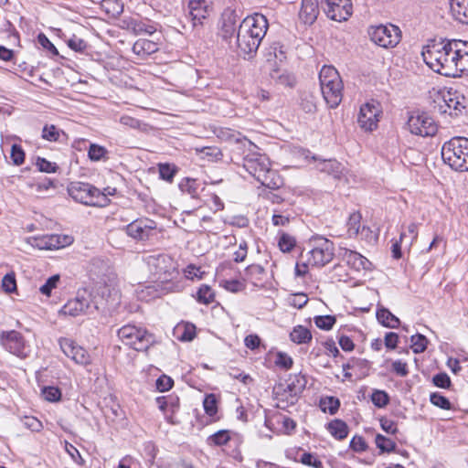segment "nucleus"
<instances>
[{
  "mask_svg": "<svg viewBox=\"0 0 468 468\" xmlns=\"http://www.w3.org/2000/svg\"><path fill=\"white\" fill-rule=\"evenodd\" d=\"M2 288L7 293L16 291V280L14 272L6 273L2 279Z\"/></svg>",
  "mask_w": 468,
  "mask_h": 468,
  "instance_id": "obj_52",
  "label": "nucleus"
},
{
  "mask_svg": "<svg viewBox=\"0 0 468 468\" xmlns=\"http://www.w3.org/2000/svg\"><path fill=\"white\" fill-rule=\"evenodd\" d=\"M463 97H460L457 93L448 92L443 96V105L440 106L441 112L449 113L452 116H457L464 109Z\"/></svg>",
  "mask_w": 468,
  "mask_h": 468,
  "instance_id": "obj_23",
  "label": "nucleus"
},
{
  "mask_svg": "<svg viewBox=\"0 0 468 468\" xmlns=\"http://www.w3.org/2000/svg\"><path fill=\"white\" fill-rule=\"evenodd\" d=\"M69 195L77 202L89 207H104L106 199L101 190L89 183L73 182L68 186Z\"/></svg>",
  "mask_w": 468,
  "mask_h": 468,
  "instance_id": "obj_9",
  "label": "nucleus"
},
{
  "mask_svg": "<svg viewBox=\"0 0 468 468\" xmlns=\"http://www.w3.org/2000/svg\"><path fill=\"white\" fill-rule=\"evenodd\" d=\"M42 138L49 142H63L67 135L54 124H46L42 129Z\"/></svg>",
  "mask_w": 468,
  "mask_h": 468,
  "instance_id": "obj_36",
  "label": "nucleus"
},
{
  "mask_svg": "<svg viewBox=\"0 0 468 468\" xmlns=\"http://www.w3.org/2000/svg\"><path fill=\"white\" fill-rule=\"evenodd\" d=\"M461 45L455 54L456 76L468 72V42L461 40Z\"/></svg>",
  "mask_w": 468,
  "mask_h": 468,
  "instance_id": "obj_29",
  "label": "nucleus"
},
{
  "mask_svg": "<svg viewBox=\"0 0 468 468\" xmlns=\"http://www.w3.org/2000/svg\"><path fill=\"white\" fill-rule=\"evenodd\" d=\"M120 123L123 126L135 129V130H143L144 126H146L145 123H144L142 121L133 118L129 115H123L120 118Z\"/></svg>",
  "mask_w": 468,
  "mask_h": 468,
  "instance_id": "obj_55",
  "label": "nucleus"
},
{
  "mask_svg": "<svg viewBox=\"0 0 468 468\" xmlns=\"http://www.w3.org/2000/svg\"><path fill=\"white\" fill-rule=\"evenodd\" d=\"M327 431L335 439L342 441L347 437L349 429L344 420L335 419L327 424Z\"/></svg>",
  "mask_w": 468,
  "mask_h": 468,
  "instance_id": "obj_31",
  "label": "nucleus"
},
{
  "mask_svg": "<svg viewBox=\"0 0 468 468\" xmlns=\"http://www.w3.org/2000/svg\"><path fill=\"white\" fill-rule=\"evenodd\" d=\"M450 10L456 21L468 25V0H450Z\"/></svg>",
  "mask_w": 468,
  "mask_h": 468,
  "instance_id": "obj_28",
  "label": "nucleus"
},
{
  "mask_svg": "<svg viewBox=\"0 0 468 468\" xmlns=\"http://www.w3.org/2000/svg\"><path fill=\"white\" fill-rule=\"evenodd\" d=\"M108 150L100 144H90L88 150V156L93 162H99L107 159Z\"/></svg>",
  "mask_w": 468,
  "mask_h": 468,
  "instance_id": "obj_39",
  "label": "nucleus"
},
{
  "mask_svg": "<svg viewBox=\"0 0 468 468\" xmlns=\"http://www.w3.org/2000/svg\"><path fill=\"white\" fill-rule=\"evenodd\" d=\"M188 9L193 25L202 24L203 20L208 16L207 0H191L188 4Z\"/></svg>",
  "mask_w": 468,
  "mask_h": 468,
  "instance_id": "obj_24",
  "label": "nucleus"
},
{
  "mask_svg": "<svg viewBox=\"0 0 468 468\" xmlns=\"http://www.w3.org/2000/svg\"><path fill=\"white\" fill-rule=\"evenodd\" d=\"M83 294L78 292L74 299L69 300L61 308V313L70 316H78L86 313L90 307V301Z\"/></svg>",
  "mask_w": 468,
  "mask_h": 468,
  "instance_id": "obj_21",
  "label": "nucleus"
},
{
  "mask_svg": "<svg viewBox=\"0 0 468 468\" xmlns=\"http://www.w3.org/2000/svg\"><path fill=\"white\" fill-rule=\"evenodd\" d=\"M266 61L271 66H277V61L282 62L286 59L284 46L280 42H273L265 49Z\"/></svg>",
  "mask_w": 468,
  "mask_h": 468,
  "instance_id": "obj_26",
  "label": "nucleus"
},
{
  "mask_svg": "<svg viewBox=\"0 0 468 468\" xmlns=\"http://www.w3.org/2000/svg\"><path fill=\"white\" fill-rule=\"evenodd\" d=\"M461 45V40H432L422 50L424 62L435 72L446 76L455 77V54Z\"/></svg>",
  "mask_w": 468,
  "mask_h": 468,
  "instance_id": "obj_2",
  "label": "nucleus"
},
{
  "mask_svg": "<svg viewBox=\"0 0 468 468\" xmlns=\"http://www.w3.org/2000/svg\"><path fill=\"white\" fill-rule=\"evenodd\" d=\"M371 401L377 408H384L389 403L388 394L380 389H374L371 394Z\"/></svg>",
  "mask_w": 468,
  "mask_h": 468,
  "instance_id": "obj_46",
  "label": "nucleus"
},
{
  "mask_svg": "<svg viewBox=\"0 0 468 468\" xmlns=\"http://www.w3.org/2000/svg\"><path fill=\"white\" fill-rule=\"evenodd\" d=\"M0 342L11 354L19 357L27 356L25 340L21 333L15 330L3 331L0 335Z\"/></svg>",
  "mask_w": 468,
  "mask_h": 468,
  "instance_id": "obj_16",
  "label": "nucleus"
},
{
  "mask_svg": "<svg viewBox=\"0 0 468 468\" xmlns=\"http://www.w3.org/2000/svg\"><path fill=\"white\" fill-rule=\"evenodd\" d=\"M22 423L27 429L30 430L31 431H39L43 427L41 421H39L37 418L32 416H26L22 420Z\"/></svg>",
  "mask_w": 468,
  "mask_h": 468,
  "instance_id": "obj_64",
  "label": "nucleus"
},
{
  "mask_svg": "<svg viewBox=\"0 0 468 468\" xmlns=\"http://www.w3.org/2000/svg\"><path fill=\"white\" fill-rule=\"evenodd\" d=\"M59 279L60 277L58 274H55L49 277L45 282V283L39 288L40 292L46 296H50L52 290L57 287Z\"/></svg>",
  "mask_w": 468,
  "mask_h": 468,
  "instance_id": "obj_54",
  "label": "nucleus"
},
{
  "mask_svg": "<svg viewBox=\"0 0 468 468\" xmlns=\"http://www.w3.org/2000/svg\"><path fill=\"white\" fill-rule=\"evenodd\" d=\"M380 110L378 103L367 102L360 107L357 116L359 126L366 131H373L377 128Z\"/></svg>",
  "mask_w": 468,
  "mask_h": 468,
  "instance_id": "obj_17",
  "label": "nucleus"
},
{
  "mask_svg": "<svg viewBox=\"0 0 468 468\" xmlns=\"http://www.w3.org/2000/svg\"><path fill=\"white\" fill-rule=\"evenodd\" d=\"M367 33L372 42L384 48H393L401 40V30L393 24L371 26Z\"/></svg>",
  "mask_w": 468,
  "mask_h": 468,
  "instance_id": "obj_11",
  "label": "nucleus"
},
{
  "mask_svg": "<svg viewBox=\"0 0 468 468\" xmlns=\"http://www.w3.org/2000/svg\"><path fill=\"white\" fill-rule=\"evenodd\" d=\"M240 16L236 10L226 8L220 18L218 36L226 42H229L237 36Z\"/></svg>",
  "mask_w": 468,
  "mask_h": 468,
  "instance_id": "obj_13",
  "label": "nucleus"
},
{
  "mask_svg": "<svg viewBox=\"0 0 468 468\" xmlns=\"http://www.w3.org/2000/svg\"><path fill=\"white\" fill-rule=\"evenodd\" d=\"M10 157L13 161V164L16 165H20L25 161V152L21 145L14 144L11 147Z\"/></svg>",
  "mask_w": 468,
  "mask_h": 468,
  "instance_id": "obj_58",
  "label": "nucleus"
},
{
  "mask_svg": "<svg viewBox=\"0 0 468 468\" xmlns=\"http://www.w3.org/2000/svg\"><path fill=\"white\" fill-rule=\"evenodd\" d=\"M306 384V377L299 373L290 375L285 387L283 384L276 386L274 388V394L280 403H285V405H279V407L285 408L289 405H294L298 400L299 395L305 388Z\"/></svg>",
  "mask_w": 468,
  "mask_h": 468,
  "instance_id": "obj_10",
  "label": "nucleus"
},
{
  "mask_svg": "<svg viewBox=\"0 0 468 468\" xmlns=\"http://www.w3.org/2000/svg\"><path fill=\"white\" fill-rule=\"evenodd\" d=\"M300 462L304 465L314 468H324L323 463L311 452H303L300 458Z\"/></svg>",
  "mask_w": 468,
  "mask_h": 468,
  "instance_id": "obj_60",
  "label": "nucleus"
},
{
  "mask_svg": "<svg viewBox=\"0 0 468 468\" xmlns=\"http://www.w3.org/2000/svg\"><path fill=\"white\" fill-rule=\"evenodd\" d=\"M177 173V167L170 164L159 165V176L161 179L172 183L173 179Z\"/></svg>",
  "mask_w": 468,
  "mask_h": 468,
  "instance_id": "obj_44",
  "label": "nucleus"
},
{
  "mask_svg": "<svg viewBox=\"0 0 468 468\" xmlns=\"http://www.w3.org/2000/svg\"><path fill=\"white\" fill-rule=\"evenodd\" d=\"M146 263L153 279L162 290L172 292L176 288L174 280L179 275L176 262L172 257L166 254L150 255Z\"/></svg>",
  "mask_w": 468,
  "mask_h": 468,
  "instance_id": "obj_3",
  "label": "nucleus"
},
{
  "mask_svg": "<svg viewBox=\"0 0 468 468\" xmlns=\"http://www.w3.org/2000/svg\"><path fill=\"white\" fill-rule=\"evenodd\" d=\"M68 47L72 50L80 53L85 52L88 48V44L82 38L73 36L67 41Z\"/></svg>",
  "mask_w": 468,
  "mask_h": 468,
  "instance_id": "obj_57",
  "label": "nucleus"
},
{
  "mask_svg": "<svg viewBox=\"0 0 468 468\" xmlns=\"http://www.w3.org/2000/svg\"><path fill=\"white\" fill-rule=\"evenodd\" d=\"M270 77L273 81L281 85L292 87L294 84V78L287 70L282 69L277 66L271 69Z\"/></svg>",
  "mask_w": 468,
  "mask_h": 468,
  "instance_id": "obj_33",
  "label": "nucleus"
},
{
  "mask_svg": "<svg viewBox=\"0 0 468 468\" xmlns=\"http://www.w3.org/2000/svg\"><path fill=\"white\" fill-rule=\"evenodd\" d=\"M441 158L452 169L468 171V138L453 137L441 147Z\"/></svg>",
  "mask_w": 468,
  "mask_h": 468,
  "instance_id": "obj_4",
  "label": "nucleus"
},
{
  "mask_svg": "<svg viewBox=\"0 0 468 468\" xmlns=\"http://www.w3.org/2000/svg\"><path fill=\"white\" fill-rule=\"evenodd\" d=\"M36 165L38 171L45 173H55L58 169V165L55 163H51L45 158L37 157Z\"/></svg>",
  "mask_w": 468,
  "mask_h": 468,
  "instance_id": "obj_61",
  "label": "nucleus"
},
{
  "mask_svg": "<svg viewBox=\"0 0 468 468\" xmlns=\"http://www.w3.org/2000/svg\"><path fill=\"white\" fill-rule=\"evenodd\" d=\"M407 127L415 135L421 137L434 136L438 125L427 112H413L408 119Z\"/></svg>",
  "mask_w": 468,
  "mask_h": 468,
  "instance_id": "obj_12",
  "label": "nucleus"
},
{
  "mask_svg": "<svg viewBox=\"0 0 468 468\" xmlns=\"http://www.w3.org/2000/svg\"><path fill=\"white\" fill-rule=\"evenodd\" d=\"M323 97L330 108H336L343 97V82L333 66H324L319 72Z\"/></svg>",
  "mask_w": 468,
  "mask_h": 468,
  "instance_id": "obj_5",
  "label": "nucleus"
},
{
  "mask_svg": "<svg viewBox=\"0 0 468 468\" xmlns=\"http://www.w3.org/2000/svg\"><path fill=\"white\" fill-rule=\"evenodd\" d=\"M314 159L317 161L315 167L319 172L324 173L335 179L341 177L343 166L337 160L316 159L315 157H314Z\"/></svg>",
  "mask_w": 468,
  "mask_h": 468,
  "instance_id": "obj_25",
  "label": "nucleus"
},
{
  "mask_svg": "<svg viewBox=\"0 0 468 468\" xmlns=\"http://www.w3.org/2000/svg\"><path fill=\"white\" fill-rule=\"evenodd\" d=\"M361 216L359 213L350 215L347 221V232L349 236H356L359 232Z\"/></svg>",
  "mask_w": 468,
  "mask_h": 468,
  "instance_id": "obj_51",
  "label": "nucleus"
},
{
  "mask_svg": "<svg viewBox=\"0 0 468 468\" xmlns=\"http://www.w3.org/2000/svg\"><path fill=\"white\" fill-rule=\"evenodd\" d=\"M339 256L348 266L359 271L361 270L368 271L372 268V263L360 253L348 249H342Z\"/></svg>",
  "mask_w": 468,
  "mask_h": 468,
  "instance_id": "obj_20",
  "label": "nucleus"
},
{
  "mask_svg": "<svg viewBox=\"0 0 468 468\" xmlns=\"http://www.w3.org/2000/svg\"><path fill=\"white\" fill-rule=\"evenodd\" d=\"M173 385L174 380L166 375L160 376L155 381L156 388L160 392H165L169 390L172 388Z\"/></svg>",
  "mask_w": 468,
  "mask_h": 468,
  "instance_id": "obj_63",
  "label": "nucleus"
},
{
  "mask_svg": "<svg viewBox=\"0 0 468 468\" xmlns=\"http://www.w3.org/2000/svg\"><path fill=\"white\" fill-rule=\"evenodd\" d=\"M411 348L415 354L422 353L426 350L428 339L421 334H416L410 337Z\"/></svg>",
  "mask_w": 468,
  "mask_h": 468,
  "instance_id": "obj_43",
  "label": "nucleus"
},
{
  "mask_svg": "<svg viewBox=\"0 0 468 468\" xmlns=\"http://www.w3.org/2000/svg\"><path fill=\"white\" fill-rule=\"evenodd\" d=\"M269 24L261 14L245 17L239 25L236 36L237 53L243 58H252L266 35Z\"/></svg>",
  "mask_w": 468,
  "mask_h": 468,
  "instance_id": "obj_1",
  "label": "nucleus"
},
{
  "mask_svg": "<svg viewBox=\"0 0 468 468\" xmlns=\"http://www.w3.org/2000/svg\"><path fill=\"white\" fill-rule=\"evenodd\" d=\"M356 367H367V361L359 358H352L349 362L343 364L344 377L348 379L351 378L352 374L348 370Z\"/></svg>",
  "mask_w": 468,
  "mask_h": 468,
  "instance_id": "obj_59",
  "label": "nucleus"
},
{
  "mask_svg": "<svg viewBox=\"0 0 468 468\" xmlns=\"http://www.w3.org/2000/svg\"><path fill=\"white\" fill-rule=\"evenodd\" d=\"M229 440L230 436L227 430H220L208 437L209 443L217 446L225 445Z\"/></svg>",
  "mask_w": 468,
  "mask_h": 468,
  "instance_id": "obj_47",
  "label": "nucleus"
},
{
  "mask_svg": "<svg viewBox=\"0 0 468 468\" xmlns=\"http://www.w3.org/2000/svg\"><path fill=\"white\" fill-rule=\"evenodd\" d=\"M42 395L48 401L56 402L61 398V391L58 388L48 386L42 388Z\"/></svg>",
  "mask_w": 468,
  "mask_h": 468,
  "instance_id": "obj_53",
  "label": "nucleus"
},
{
  "mask_svg": "<svg viewBox=\"0 0 468 468\" xmlns=\"http://www.w3.org/2000/svg\"><path fill=\"white\" fill-rule=\"evenodd\" d=\"M375 442L381 452H391L396 449V443L382 434H377Z\"/></svg>",
  "mask_w": 468,
  "mask_h": 468,
  "instance_id": "obj_42",
  "label": "nucleus"
},
{
  "mask_svg": "<svg viewBox=\"0 0 468 468\" xmlns=\"http://www.w3.org/2000/svg\"><path fill=\"white\" fill-rule=\"evenodd\" d=\"M295 244V239L286 233L281 235L278 242V246L282 252H290L294 248Z\"/></svg>",
  "mask_w": 468,
  "mask_h": 468,
  "instance_id": "obj_50",
  "label": "nucleus"
},
{
  "mask_svg": "<svg viewBox=\"0 0 468 468\" xmlns=\"http://www.w3.org/2000/svg\"><path fill=\"white\" fill-rule=\"evenodd\" d=\"M59 346L62 352L76 364L86 366L90 363V357L87 350L78 346L69 338H60Z\"/></svg>",
  "mask_w": 468,
  "mask_h": 468,
  "instance_id": "obj_18",
  "label": "nucleus"
},
{
  "mask_svg": "<svg viewBox=\"0 0 468 468\" xmlns=\"http://www.w3.org/2000/svg\"><path fill=\"white\" fill-rule=\"evenodd\" d=\"M319 407L322 411L335 415L340 407V400L334 396H326L320 399Z\"/></svg>",
  "mask_w": 468,
  "mask_h": 468,
  "instance_id": "obj_37",
  "label": "nucleus"
},
{
  "mask_svg": "<svg viewBox=\"0 0 468 468\" xmlns=\"http://www.w3.org/2000/svg\"><path fill=\"white\" fill-rule=\"evenodd\" d=\"M319 0H302L300 20L305 25H313L319 15Z\"/></svg>",
  "mask_w": 468,
  "mask_h": 468,
  "instance_id": "obj_22",
  "label": "nucleus"
},
{
  "mask_svg": "<svg viewBox=\"0 0 468 468\" xmlns=\"http://www.w3.org/2000/svg\"><path fill=\"white\" fill-rule=\"evenodd\" d=\"M324 3V11L328 18L335 21H346L352 15V4L350 0H321Z\"/></svg>",
  "mask_w": 468,
  "mask_h": 468,
  "instance_id": "obj_14",
  "label": "nucleus"
},
{
  "mask_svg": "<svg viewBox=\"0 0 468 468\" xmlns=\"http://www.w3.org/2000/svg\"><path fill=\"white\" fill-rule=\"evenodd\" d=\"M135 34L153 35L156 30V24L148 19L133 18L128 24Z\"/></svg>",
  "mask_w": 468,
  "mask_h": 468,
  "instance_id": "obj_30",
  "label": "nucleus"
},
{
  "mask_svg": "<svg viewBox=\"0 0 468 468\" xmlns=\"http://www.w3.org/2000/svg\"><path fill=\"white\" fill-rule=\"evenodd\" d=\"M155 50V44L147 39H138L133 46V53L141 57L150 55Z\"/></svg>",
  "mask_w": 468,
  "mask_h": 468,
  "instance_id": "obj_38",
  "label": "nucleus"
},
{
  "mask_svg": "<svg viewBox=\"0 0 468 468\" xmlns=\"http://www.w3.org/2000/svg\"><path fill=\"white\" fill-rule=\"evenodd\" d=\"M155 229V223L148 218L136 219L126 226V233L134 239L145 240Z\"/></svg>",
  "mask_w": 468,
  "mask_h": 468,
  "instance_id": "obj_19",
  "label": "nucleus"
},
{
  "mask_svg": "<svg viewBox=\"0 0 468 468\" xmlns=\"http://www.w3.org/2000/svg\"><path fill=\"white\" fill-rule=\"evenodd\" d=\"M430 401L432 405H434L435 407H438L441 410H452V408H453L452 404L448 399V398H446L440 392L431 393Z\"/></svg>",
  "mask_w": 468,
  "mask_h": 468,
  "instance_id": "obj_41",
  "label": "nucleus"
},
{
  "mask_svg": "<svg viewBox=\"0 0 468 468\" xmlns=\"http://www.w3.org/2000/svg\"><path fill=\"white\" fill-rule=\"evenodd\" d=\"M179 189L192 198H197L199 196L200 183L196 178L185 177L178 184Z\"/></svg>",
  "mask_w": 468,
  "mask_h": 468,
  "instance_id": "obj_34",
  "label": "nucleus"
},
{
  "mask_svg": "<svg viewBox=\"0 0 468 468\" xmlns=\"http://www.w3.org/2000/svg\"><path fill=\"white\" fill-rule=\"evenodd\" d=\"M300 106L307 113L314 112L316 111L314 96L309 92L303 93L301 95Z\"/></svg>",
  "mask_w": 468,
  "mask_h": 468,
  "instance_id": "obj_45",
  "label": "nucleus"
},
{
  "mask_svg": "<svg viewBox=\"0 0 468 468\" xmlns=\"http://www.w3.org/2000/svg\"><path fill=\"white\" fill-rule=\"evenodd\" d=\"M307 252V261L313 267H324L332 261L335 256V244L323 236H313Z\"/></svg>",
  "mask_w": 468,
  "mask_h": 468,
  "instance_id": "obj_8",
  "label": "nucleus"
},
{
  "mask_svg": "<svg viewBox=\"0 0 468 468\" xmlns=\"http://www.w3.org/2000/svg\"><path fill=\"white\" fill-rule=\"evenodd\" d=\"M243 167L257 180L261 174L271 167V162L265 154L250 152L243 158Z\"/></svg>",
  "mask_w": 468,
  "mask_h": 468,
  "instance_id": "obj_15",
  "label": "nucleus"
},
{
  "mask_svg": "<svg viewBox=\"0 0 468 468\" xmlns=\"http://www.w3.org/2000/svg\"><path fill=\"white\" fill-rule=\"evenodd\" d=\"M378 321L388 328H398L400 324L399 319L395 316L388 309L380 308L377 311Z\"/></svg>",
  "mask_w": 468,
  "mask_h": 468,
  "instance_id": "obj_32",
  "label": "nucleus"
},
{
  "mask_svg": "<svg viewBox=\"0 0 468 468\" xmlns=\"http://www.w3.org/2000/svg\"><path fill=\"white\" fill-rule=\"evenodd\" d=\"M336 319L333 315H318L314 317L315 325L322 330H330L335 324Z\"/></svg>",
  "mask_w": 468,
  "mask_h": 468,
  "instance_id": "obj_49",
  "label": "nucleus"
},
{
  "mask_svg": "<svg viewBox=\"0 0 468 468\" xmlns=\"http://www.w3.org/2000/svg\"><path fill=\"white\" fill-rule=\"evenodd\" d=\"M203 407L205 410V412L210 416L213 417L218 412V400L214 394H208L206 395L204 401H203Z\"/></svg>",
  "mask_w": 468,
  "mask_h": 468,
  "instance_id": "obj_48",
  "label": "nucleus"
},
{
  "mask_svg": "<svg viewBox=\"0 0 468 468\" xmlns=\"http://www.w3.org/2000/svg\"><path fill=\"white\" fill-rule=\"evenodd\" d=\"M117 335L124 345L139 352L147 351L155 343V336L153 334L133 324L123 325L118 330Z\"/></svg>",
  "mask_w": 468,
  "mask_h": 468,
  "instance_id": "obj_7",
  "label": "nucleus"
},
{
  "mask_svg": "<svg viewBox=\"0 0 468 468\" xmlns=\"http://www.w3.org/2000/svg\"><path fill=\"white\" fill-rule=\"evenodd\" d=\"M263 186L271 189L277 190L283 186V179L278 174L277 171L271 169V167L265 171V173L261 174L260 177L257 179Z\"/></svg>",
  "mask_w": 468,
  "mask_h": 468,
  "instance_id": "obj_27",
  "label": "nucleus"
},
{
  "mask_svg": "<svg viewBox=\"0 0 468 468\" xmlns=\"http://www.w3.org/2000/svg\"><path fill=\"white\" fill-rule=\"evenodd\" d=\"M432 383L441 388H449L452 381L447 373L441 372L433 376Z\"/></svg>",
  "mask_w": 468,
  "mask_h": 468,
  "instance_id": "obj_62",
  "label": "nucleus"
},
{
  "mask_svg": "<svg viewBox=\"0 0 468 468\" xmlns=\"http://www.w3.org/2000/svg\"><path fill=\"white\" fill-rule=\"evenodd\" d=\"M91 266L90 271L100 277L101 282L105 284L100 291L101 299L105 301V305L109 307L117 305L120 303V293L112 285L115 274L108 262L101 259H93Z\"/></svg>",
  "mask_w": 468,
  "mask_h": 468,
  "instance_id": "obj_6",
  "label": "nucleus"
},
{
  "mask_svg": "<svg viewBox=\"0 0 468 468\" xmlns=\"http://www.w3.org/2000/svg\"><path fill=\"white\" fill-rule=\"evenodd\" d=\"M313 338L311 331L303 325H296L290 333V339L297 344H308Z\"/></svg>",
  "mask_w": 468,
  "mask_h": 468,
  "instance_id": "obj_35",
  "label": "nucleus"
},
{
  "mask_svg": "<svg viewBox=\"0 0 468 468\" xmlns=\"http://www.w3.org/2000/svg\"><path fill=\"white\" fill-rule=\"evenodd\" d=\"M197 301L201 303L209 304L215 300V292L212 288L207 284H202L197 292Z\"/></svg>",
  "mask_w": 468,
  "mask_h": 468,
  "instance_id": "obj_40",
  "label": "nucleus"
},
{
  "mask_svg": "<svg viewBox=\"0 0 468 468\" xmlns=\"http://www.w3.org/2000/svg\"><path fill=\"white\" fill-rule=\"evenodd\" d=\"M264 272V268L259 264H251L245 269V275L251 280L261 281Z\"/></svg>",
  "mask_w": 468,
  "mask_h": 468,
  "instance_id": "obj_56",
  "label": "nucleus"
}]
</instances>
